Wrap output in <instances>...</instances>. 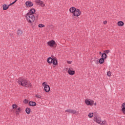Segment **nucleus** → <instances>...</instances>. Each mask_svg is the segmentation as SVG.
Segmentation results:
<instances>
[{"label": "nucleus", "instance_id": "23", "mask_svg": "<svg viewBox=\"0 0 125 125\" xmlns=\"http://www.w3.org/2000/svg\"><path fill=\"white\" fill-rule=\"evenodd\" d=\"M17 34L18 36H21L22 34H23V31H22L21 30H18L17 32Z\"/></svg>", "mask_w": 125, "mask_h": 125}, {"label": "nucleus", "instance_id": "8", "mask_svg": "<svg viewBox=\"0 0 125 125\" xmlns=\"http://www.w3.org/2000/svg\"><path fill=\"white\" fill-rule=\"evenodd\" d=\"M44 90L45 92H49L50 91V87L48 85H45L44 87Z\"/></svg>", "mask_w": 125, "mask_h": 125}, {"label": "nucleus", "instance_id": "31", "mask_svg": "<svg viewBox=\"0 0 125 125\" xmlns=\"http://www.w3.org/2000/svg\"><path fill=\"white\" fill-rule=\"evenodd\" d=\"M35 96L37 98H42V96L39 94L36 95Z\"/></svg>", "mask_w": 125, "mask_h": 125}, {"label": "nucleus", "instance_id": "4", "mask_svg": "<svg viewBox=\"0 0 125 125\" xmlns=\"http://www.w3.org/2000/svg\"><path fill=\"white\" fill-rule=\"evenodd\" d=\"M47 44L50 47H53L54 45H56V42L54 40H51L47 42Z\"/></svg>", "mask_w": 125, "mask_h": 125}, {"label": "nucleus", "instance_id": "24", "mask_svg": "<svg viewBox=\"0 0 125 125\" xmlns=\"http://www.w3.org/2000/svg\"><path fill=\"white\" fill-rule=\"evenodd\" d=\"M94 116V113H89L88 115V116L91 118H92V117H93Z\"/></svg>", "mask_w": 125, "mask_h": 125}, {"label": "nucleus", "instance_id": "2", "mask_svg": "<svg viewBox=\"0 0 125 125\" xmlns=\"http://www.w3.org/2000/svg\"><path fill=\"white\" fill-rule=\"evenodd\" d=\"M18 83L22 85V86H25L26 85H28V81L26 80V79H22L21 78H19Z\"/></svg>", "mask_w": 125, "mask_h": 125}, {"label": "nucleus", "instance_id": "42", "mask_svg": "<svg viewBox=\"0 0 125 125\" xmlns=\"http://www.w3.org/2000/svg\"><path fill=\"white\" fill-rule=\"evenodd\" d=\"M95 106H96V103H94Z\"/></svg>", "mask_w": 125, "mask_h": 125}, {"label": "nucleus", "instance_id": "12", "mask_svg": "<svg viewBox=\"0 0 125 125\" xmlns=\"http://www.w3.org/2000/svg\"><path fill=\"white\" fill-rule=\"evenodd\" d=\"M67 72L69 75H70L71 76H73V75H75V71L71 70L70 69H69Z\"/></svg>", "mask_w": 125, "mask_h": 125}, {"label": "nucleus", "instance_id": "13", "mask_svg": "<svg viewBox=\"0 0 125 125\" xmlns=\"http://www.w3.org/2000/svg\"><path fill=\"white\" fill-rule=\"evenodd\" d=\"M28 105L29 106H35L37 105V103H36L35 102L30 101L29 102Z\"/></svg>", "mask_w": 125, "mask_h": 125}, {"label": "nucleus", "instance_id": "41", "mask_svg": "<svg viewBox=\"0 0 125 125\" xmlns=\"http://www.w3.org/2000/svg\"><path fill=\"white\" fill-rule=\"evenodd\" d=\"M99 53H100V55H101L102 54L101 52H100Z\"/></svg>", "mask_w": 125, "mask_h": 125}, {"label": "nucleus", "instance_id": "34", "mask_svg": "<svg viewBox=\"0 0 125 125\" xmlns=\"http://www.w3.org/2000/svg\"><path fill=\"white\" fill-rule=\"evenodd\" d=\"M23 102L25 104H27L29 102L28 101V100L25 99Z\"/></svg>", "mask_w": 125, "mask_h": 125}, {"label": "nucleus", "instance_id": "10", "mask_svg": "<svg viewBox=\"0 0 125 125\" xmlns=\"http://www.w3.org/2000/svg\"><path fill=\"white\" fill-rule=\"evenodd\" d=\"M94 121L97 123V124H100L101 123V119L99 117H97L94 118Z\"/></svg>", "mask_w": 125, "mask_h": 125}, {"label": "nucleus", "instance_id": "19", "mask_svg": "<svg viewBox=\"0 0 125 125\" xmlns=\"http://www.w3.org/2000/svg\"><path fill=\"white\" fill-rule=\"evenodd\" d=\"M117 24L120 27H123V26L125 25V23H124L123 21H118Z\"/></svg>", "mask_w": 125, "mask_h": 125}, {"label": "nucleus", "instance_id": "22", "mask_svg": "<svg viewBox=\"0 0 125 125\" xmlns=\"http://www.w3.org/2000/svg\"><path fill=\"white\" fill-rule=\"evenodd\" d=\"M25 112H26V113H27L28 114H30V113H31V108L27 107L25 109Z\"/></svg>", "mask_w": 125, "mask_h": 125}, {"label": "nucleus", "instance_id": "38", "mask_svg": "<svg viewBox=\"0 0 125 125\" xmlns=\"http://www.w3.org/2000/svg\"><path fill=\"white\" fill-rule=\"evenodd\" d=\"M105 124V121H103L102 123H100V125H104Z\"/></svg>", "mask_w": 125, "mask_h": 125}, {"label": "nucleus", "instance_id": "11", "mask_svg": "<svg viewBox=\"0 0 125 125\" xmlns=\"http://www.w3.org/2000/svg\"><path fill=\"white\" fill-rule=\"evenodd\" d=\"M52 60V63L53 65L55 66H57V65H58V61L57 60H56V59L53 58Z\"/></svg>", "mask_w": 125, "mask_h": 125}, {"label": "nucleus", "instance_id": "25", "mask_svg": "<svg viewBox=\"0 0 125 125\" xmlns=\"http://www.w3.org/2000/svg\"><path fill=\"white\" fill-rule=\"evenodd\" d=\"M12 107L13 109H17V107H18V106L16 104H13L12 105Z\"/></svg>", "mask_w": 125, "mask_h": 125}, {"label": "nucleus", "instance_id": "37", "mask_svg": "<svg viewBox=\"0 0 125 125\" xmlns=\"http://www.w3.org/2000/svg\"><path fill=\"white\" fill-rule=\"evenodd\" d=\"M67 63H68V64H72V62H71L70 61H67Z\"/></svg>", "mask_w": 125, "mask_h": 125}, {"label": "nucleus", "instance_id": "17", "mask_svg": "<svg viewBox=\"0 0 125 125\" xmlns=\"http://www.w3.org/2000/svg\"><path fill=\"white\" fill-rule=\"evenodd\" d=\"M105 59H104V58H100L99 60V62L100 64H103V63H104L105 61Z\"/></svg>", "mask_w": 125, "mask_h": 125}, {"label": "nucleus", "instance_id": "14", "mask_svg": "<svg viewBox=\"0 0 125 125\" xmlns=\"http://www.w3.org/2000/svg\"><path fill=\"white\" fill-rule=\"evenodd\" d=\"M3 10H7L8 8L9 7V5H7V4H5L2 5Z\"/></svg>", "mask_w": 125, "mask_h": 125}, {"label": "nucleus", "instance_id": "29", "mask_svg": "<svg viewBox=\"0 0 125 125\" xmlns=\"http://www.w3.org/2000/svg\"><path fill=\"white\" fill-rule=\"evenodd\" d=\"M31 86H32V84H31V83L28 84L27 83V85L25 86V87H31Z\"/></svg>", "mask_w": 125, "mask_h": 125}, {"label": "nucleus", "instance_id": "39", "mask_svg": "<svg viewBox=\"0 0 125 125\" xmlns=\"http://www.w3.org/2000/svg\"><path fill=\"white\" fill-rule=\"evenodd\" d=\"M13 4H14V3L13 2L10 3V4H9V6H10V5H12Z\"/></svg>", "mask_w": 125, "mask_h": 125}, {"label": "nucleus", "instance_id": "9", "mask_svg": "<svg viewBox=\"0 0 125 125\" xmlns=\"http://www.w3.org/2000/svg\"><path fill=\"white\" fill-rule=\"evenodd\" d=\"M65 112H68V113H70V114H75L76 113H77V110L75 109H67L65 110Z\"/></svg>", "mask_w": 125, "mask_h": 125}, {"label": "nucleus", "instance_id": "33", "mask_svg": "<svg viewBox=\"0 0 125 125\" xmlns=\"http://www.w3.org/2000/svg\"><path fill=\"white\" fill-rule=\"evenodd\" d=\"M121 111L123 113V114H124L125 115V108H122Z\"/></svg>", "mask_w": 125, "mask_h": 125}, {"label": "nucleus", "instance_id": "27", "mask_svg": "<svg viewBox=\"0 0 125 125\" xmlns=\"http://www.w3.org/2000/svg\"><path fill=\"white\" fill-rule=\"evenodd\" d=\"M38 27L39 28H43V27H44V25H43L42 24H39Z\"/></svg>", "mask_w": 125, "mask_h": 125}, {"label": "nucleus", "instance_id": "40", "mask_svg": "<svg viewBox=\"0 0 125 125\" xmlns=\"http://www.w3.org/2000/svg\"><path fill=\"white\" fill-rule=\"evenodd\" d=\"M107 23V21H104V24H106Z\"/></svg>", "mask_w": 125, "mask_h": 125}, {"label": "nucleus", "instance_id": "3", "mask_svg": "<svg viewBox=\"0 0 125 125\" xmlns=\"http://www.w3.org/2000/svg\"><path fill=\"white\" fill-rule=\"evenodd\" d=\"M85 103L88 106H93V104H94V101L91 100L86 99L85 100Z\"/></svg>", "mask_w": 125, "mask_h": 125}, {"label": "nucleus", "instance_id": "16", "mask_svg": "<svg viewBox=\"0 0 125 125\" xmlns=\"http://www.w3.org/2000/svg\"><path fill=\"white\" fill-rule=\"evenodd\" d=\"M52 59L53 58L51 57H49L47 59V62L48 63V64H51L52 63Z\"/></svg>", "mask_w": 125, "mask_h": 125}, {"label": "nucleus", "instance_id": "20", "mask_svg": "<svg viewBox=\"0 0 125 125\" xmlns=\"http://www.w3.org/2000/svg\"><path fill=\"white\" fill-rule=\"evenodd\" d=\"M101 57H102L101 58H104V59H107V54H105V53H103L102 54Z\"/></svg>", "mask_w": 125, "mask_h": 125}, {"label": "nucleus", "instance_id": "1", "mask_svg": "<svg viewBox=\"0 0 125 125\" xmlns=\"http://www.w3.org/2000/svg\"><path fill=\"white\" fill-rule=\"evenodd\" d=\"M26 20H27L29 23H33L34 20H35V15L31 14L30 13H27L26 15Z\"/></svg>", "mask_w": 125, "mask_h": 125}, {"label": "nucleus", "instance_id": "44", "mask_svg": "<svg viewBox=\"0 0 125 125\" xmlns=\"http://www.w3.org/2000/svg\"><path fill=\"white\" fill-rule=\"evenodd\" d=\"M17 0H15V1L16 2V1H17Z\"/></svg>", "mask_w": 125, "mask_h": 125}, {"label": "nucleus", "instance_id": "26", "mask_svg": "<svg viewBox=\"0 0 125 125\" xmlns=\"http://www.w3.org/2000/svg\"><path fill=\"white\" fill-rule=\"evenodd\" d=\"M94 114V118H97V117H98V114H97V113L96 112H95V113H93Z\"/></svg>", "mask_w": 125, "mask_h": 125}, {"label": "nucleus", "instance_id": "18", "mask_svg": "<svg viewBox=\"0 0 125 125\" xmlns=\"http://www.w3.org/2000/svg\"><path fill=\"white\" fill-rule=\"evenodd\" d=\"M36 12V9L32 8L29 11V13H30V14H35V13Z\"/></svg>", "mask_w": 125, "mask_h": 125}, {"label": "nucleus", "instance_id": "35", "mask_svg": "<svg viewBox=\"0 0 125 125\" xmlns=\"http://www.w3.org/2000/svg\"><path fill=\"white\" fill-rule=\"evenodd\" d=\"M122 108H125V103L123 104Z\"/></svg>", "mask_w": 125, "mask_h": 125}, {"label": "nucleus", "instance_id": "7", "mask_svg": "<svg viewBox=\"0 0 125 125\" xmlns=\"http://www.w3.org/2000/svg\"><path fill=\"white\" fill-rule=\"evenodd\" d=\"M25 5L27 7H31L32 6H33V5H34V4H33V3L31 1H27L25 2Z\"/></svg>", "mask_w": 125, "mask_h": 125}, {"label": "nucleus", "instance_id": "30", "mask_svg": "<svg viewBox=\"0 0 125 125\" xmlns=\"http://www.w3.org/2000/svg\"><path fill=\"white\" fill-rule=\"evenodd\" d=\"M104 53H105V54H108V53H109V52H110V50H104Z\"/></svg>", "mask_w": 125, "mask_h": 125}, {"label": "nucleus", "instance_id": "36", "mask_svg": "<svg viewBox=\"0 0 125 125\" xmlns=\"http://www.w3.org/2000/svg\"><path fill=\"white\" fill-rule=\"evenodd\" d=\"M42 85H44V86H45V85H47V84H46V83H45V82H43V83H42Z\"/></svg>", "mask_w": 125, "mask_h": 125}, {"label": "nucleus", "instance_id": "28", "mask_svg": "<svg viewBox=\"0 0 125 125\" xmlns=\"http://www.w3.org/2000/svg\"><path fill=\"white\" fill-rule=\"evenodd\" d=\"M107 75L108 77H110L111 75H112V72H111V71H108L107 72Z\"/></svg>", "mask_w": 125, "mask_h": 125}, {"label": "nucleus", "instance_id": "43", "mask_svg": "<svg viewBox=\"0 0 125 125\" xmlns=\"http://www.w3.org/2000/svg\"><path fill=\"white\" fill-rule=\"evenodd\" d=\"M15 2H16L15 1H13L14 3H15Z\"/></svg>", "mask_w": 125, "mask_h": 125}, {"label": "nucleus", "instance_id": "21", "mask_svg": "<svg viewBox=\"0 0 125 125\" xmlns=\"http://www.w3.org/2000/svg\"><path fill=\"white\" fill-rule=\"evenodd\" d=\"M21 111L22 110L21 109V108L20 107L18 108L16 111V115H19V112H21Z\"/></svg>", "mask_w": 125, "mask_h": 125}, {"label": "nucleus", "instance_id": "6", "mask_svg": "<svg viewBox=\"0 0 125 125\" xmlns=\"http://www.w3.org/2000/svg\"><path fill=\"white\" fill-rule=\"evenodd\" d=\"M73 15L77 17L78 16H80L81 15V11L80 10V9H76V10H75V11L74 12V13H73Z\"/></svg>", "mask_w": 125, "mask_h": 125}, {"label": "nucleus", "instance_id": "32", "mask_svg": "<svg viewBox=\"0 0 125 125\" xmlns=\"http://www.w3.org/2000/svg\"><path fill=\"white\" fill-rule=\"evenodd\" d=\"M38 18H39V16H38V15L35 14L34 15V19H38Z\"/></svg>", "mask_w": 125, "mask_h": 125}, {"label": "nucleus", "instance_id": "5", "mask_svg": "<svg viewBox=\"0 0 125 125\" xmlns=\"http://www.w3.org/2000/svg\"><path fill=\"white\" fill-rule=\"evenodd\" d=\"M35 2L38 5H40V6H42V7H43V6H44V5H45V4H44L43 2H42L41 0H36L35 1Z\"/></svg>", "mask_w": 125, "mask_h": 125}, {"label": "nucleus", "instance_id": "15", "mask_svg": "<svg viewBox=\"0 0 125 125\" xmlns=\"http://www.w3.org/2000/svg\"><path fill=\"white\" fill-rule=\"evenodd\" d=\"M77 8H75V7H71L69 9V11L70 12H71V13H73V14H74V12L76 11Z\"/></svg>", "mask_w": 125, "mask_h": 125}]
</instances>
